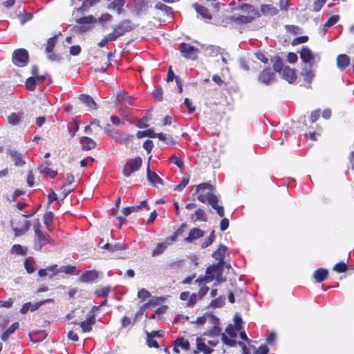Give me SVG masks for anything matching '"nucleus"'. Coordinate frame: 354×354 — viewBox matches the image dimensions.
Returning <instances> with one entry per match:
<instances>
[{"label": "nucleus", "mask_w": 354, "mask_h": 354, "mask_svg": "<svg viewBox=\"0 0 354 354\" xmlns=\"http://www.w3.org/2000/svg\"><path fill=\"white\" fill-rule=\"evenodd\" d=\"M215 187L210 183H202L196 185L194 194L201 203H208L216 210L218 215L223 217L225 215L224 207L218 204V197L213 193Z\"/></svg>", "instance_id": "obj_1"}, {"label": "nucleus", "mask_w": 354, "mask_h": 354, "mask_svg": "<svg viewBox=\"0 0 354 354\" xmlns=\"http://www.w3.org/2000/svg\"><path fill=\"white\" fill-rule=\"evenodd\" d=\"M238 330L235 329L232 324H229L225 330V333H221L222 342L230 347H234L239 345L241 347L243 354H251L250 348L242 342H236V338L237 337Z\"/></svg>", "instance_id": "obj_2"}, {"label": "nucleus", "mask_w": 354, "mask_h": 354, "mask_svg": "<svg viewBox=\"0 0 354 354\" xmlns=\"http://www.w3.org/2000/svg\"><path fill=\"white\" fill-rule=\"evenodd\" d=\"M30 225L31 223L29 221L20 216L14 218L12 222V227L15 236L24 234L29 230Z\"/></svg>", "instance_id": "obj_3"}, {"label": "nucleus", "mask_w": 354, "mask_h": 354, "mask_svg": "<svg viewBox=\"0 0 354 354\" xmlns=\"http://www.w3.org/2000/svg\"><path fill=\"white\" fill-rule=\"evenodd\" d=\"M14 64L18 67H24L27 65L29 60V54L24 48H19L14 50L12 55Z\"/></svg>", "instance_id": "obj_4"}, {"label": "nucleus", "mask_w": 354, "mask_h": 354, "mask_svg": "<svg viewBox=\"0 0 354 354\" xmlns=\"http://www.w3.org/2000/svg\"><path fill=\"white\" fill-rule=\"evenodd\" d=\"M299 56L305 65L307 66H313L316 62L320 60V56L314 54L312 50L306 46H302Z\"/></svg>", "instance_id": "obj_5"}, {"label": "nucleus", "mask_w": 354, "mask_h": 354, "mask_svg": "<svg viewBox=\"0 0 354 354\" xmlns=\"http://www.w3.org/2000/svg\"><path fill=\"white\" fill-rule=\"evenodd\" d=\"M142 165V159L140 156H136L133 160H129L122 169V174L125 177H129L138 171Z\"/></svg>", "instance_id": "obj_6"}, {"label": "nucleus", "mask_w": 354, "mask_h": 354, "mask_svg": "<svg viewBox=\"0 0 354 354\" xmlns=\"http://www.w3.org/2000/svg\"><path fill=\"white\" fill-rule=\"evenodd\" d=\"M178 50L185 59L196 60L197 59L198 48L187 43H180Z\"/></svg>", "instance_id": "obj_7"}, {"label": "nucleus", "mask_w": 354, "mask_h": 354, "mask_svg": "<svg viewBox=\"0 0 354 354\" xmlns=\"http://www.w3.org/2000/svg\"><path fill=\"white\" fill-rule=\"evenodd\" d=\"M258 80L266 85H269L275 80V73L270 67H266L259 73Z\"/></svg>", "instance_id": "obj_8"}, {"label": "nucleus", "mask_w": 354, "mask_h": 354, "mask_svg": "<svg viewBox=\"0 0 354 354\" xmlns=\"http://www.w3.org/2000/svg\"><path fill=\"white\" fill-rule=\"evenodd\" d=\"M95 313L93 310H91L87 313L86 319L80 322L79 325L83 333H88L92 330V327L95 324Z\"/></svg>", "instance_id": "obj_9"}, {"label": "nucleus", "mask_w": 354, "mask_h": 354, "mask_svg": "<svg viewBox=\"0 0 354 354\" xmlns=\"http://www.w3.org/2000/svg\"><path fill=\"white\" fill-rule=\"evenodd\" d=\"M37 236H36V241L35 243V249L41 250L42 247L47 243H53V240L50 235L44 234L42 231H39Z\"/></svg>", "instance_id": "obj_10"}, {"label": "nucleus", "mask_w": 354, "mask_h": 354, "mask_svg": "<svg viewBox=\"0 0 354 354\" xmlns=\"http://www.w3.org/2000/svg\"><path fill=\"white\" fill-rule=\"evenodd\" d=\"M149 160H150V158ZM147 178L148 181L156 188H160V186L163 185V180L159 177V176L155 171H151L150 170L149 161L147 162Z\"/></svg>", "instance_id": "obj_11"}, {"label": "nucleus", "mask_w": 354, "mask_h": 354, "mask_svg": "<svg viewBox=\"0 0 354 354\" xmlns=\"http://www.w3.org/2000/svg\"><path fill=\"white\" fill-rule=\"evenodd\" d=\"M53 299H46L45 300L40 301L39 302H36L35 304H31L30 302H27L24 304L21 308L20 309V313L21 314H26L29 310L31 311H35L38 309L41 305L45 304L46 303H53Z\"/></svg>", "instance_id": "obj_12"}, {"label": "nucleus", "mask_w": 354, "mask_h": 354, "mask_svg": "<svg viewBox=\"0 0 354 354\" xmlns=\"http://www.w3.org/2000/svg\"><path fill=\"white\" fill-rule=\"evenodd\" d=\"M132 30H133V26L130 20H124L122 22L113 27V30L116 32L119 37L125 35Z\"/></svg>", "instance_id": "obj_13"}, {"label": "nucleus", "mask_w": 354, "mask_h": 354, "mask_svg": "<svg viewBox=\"0 0 354 354\" xmlns=\"http://www.w3.org/2000/svg\"><path fill=\"white\" fill-rule=\"evenodd\" d=\"M223 266L219 263L213 264L207 268L205 274L214 277V279L220 281V278L222 276Z\"/></svg>", "instance_id": "obj_14"}, {"label": "nucleus", "mask_w": 354, "mask_h": 354, "mask_svg": "<svg viewBox=\"0 0 354 354\" xmlns=\"http://www.w3.org/2000/svg\"><path fill=\"white\" fill-rule=\"evenodd\" d=\"M282 77L288 83H294L297 78V70L295 68H291L288 66L284 67L282 70Z\"/></svg>", "instance_id": "obj_15"}, {"label": "nucleus", "mask_w": 354, "mask_h": 354, "mask_svg": "<svg viewBox=\"0 0 354 354\" xmlns=\"http://www.w3.org/2000/svg\"><path fill=\"white\" fill-rule=\"evenodd\" d=\"M240 9L247 15L246 16L252 17V20H254L260 17V14L258 10L251 4L243 3L240 6Z\"/></svg>", "instance_id": "obj_16"}, {"label": "nucleus", "mask_w": 354, "mask_h": 354, "mask_svg": "<svg viewBox=\"0 0 354 354\" xmlns=\"http://www.w3.org/2000/svg\"><path fill=\"white\" fill-rule=\"evenodd\" d=\"M210 324L213 326L212 328L203 333V336L212 337L218 338L219 335L221 336V328L219 326V319L217 317V322L211 321Z\"/></svg>", "instance_id": "obj_17"}, {"label": "nucleus", "mask_w": 354, "mask_h": 354, "mask_svg": "<svg viewBox=\"0 0 354 354\" xmlns=\"http://www.w3.org/2000/svg\"><path fill=\"white\" fill-rule=\"evenodd\" d=\"M313 66L304 65L301 68V75L304 78V82L310 84L315 77V70L313 68Z\"/></svg>", "instance_id": "obj_18"}, {"label": "nucleus", "mask_w": 354, "mask_h": 354, "mask_svg": "<svg viewBox=\"0 0 354 354\" xmlns=\"http://www.w3.org/2000/svg\"><path fill=\"white\" fill-rule=\"evenodd\" d=\"M99 277V273L96 270L86 271L80 277V281L82 283L94 282Z\"/></svg>", "instance_id": "obj_19"}, {"label": "nucleus", "mask_w": 354, "mask_h": 354, "mask_svg": "<svg viewBox=\"0 0 354 354\" xmlns=\"http://www.w3.org/2000/svg\"><path fill=\"white\" fill-rule=\"evenodd\" d=\"M204 234V231L201 230L200 228L194 227L189 231L188 236L185 237L184 240L187 243H192L194 241L203 237Z\"/></svg>", "instance_id": "obj_20"}, {"label": "nucleus", "mask_w": 354, "mask_h": 354, "mask_svg": "<svg viewBox=\"0 0 354 354\" xmlns=\"http://www.w3.org/2000/svg\"><path fill=\"white\" fill-rule=\"evenodd\" d=\"M79 100L84 104L89 110H95L97 109V104L94 101L92 97L89 95L86 94H81L79 96Z\"/></svg>", "instance_id": "obj_21"}, {"label": "nucleus", "mask_w": 354, "mask_h": 354, "mask_svg": "<svg viewBox=\"0 0 354 354\" xmlns=\"http://www.w3.org/2000/svg\"><path fill=\"white\" fill-rule=\"evenodd\" d=\"M227 250V247L224 245H220L218 248L214 252L212 257L218 261V263L223 265L225 254Z\"/></svg>", "instance_id": "obj_22"}, {"label": "nucleus", "mask_w": 354, "mask_h": 354, "mask_svg": "<svg viewBox=\"0 0 354 354\" xmlns=\"http://www.w3.org/2000/svg\"><path fill=\"white\" fill-rule=\"evenodd\" d=\"M196 349L198 351L203 352L204 354H210L213 349L208 347L205 344V339L203 337H197L196 339Z\"/></svg>", "instance_id": "obj_23"}, {"label": "nucleus", "mask_w": 354, "mask_h": 354, "mask_svg": "<svg viewBox=\"0 0 354 354\" xmlns=\"http://www.w3.org/2000/svg\"><path fill=\"white\" fill-rule=\"evenodd\" d=\"M80 144L83 151H89L96 147V142L93 139L86 136L81 138Z\"/></svg>", "instance_id": "obj_24"}, {"label": "nucleus", "mask_w": 354, "mask_h": 354, "mask_svg": "<svg viewBox=\"0 0 354 354\" xmlns=\"http://www.w3.org/2000/svg\"><path fill=\"white\" fill-rule=\"evenodd\" d=\"M260 11L264 16H274L279 11L272 4H263L261 6Z\"/></svg>", "instance_id": "obj_25"}, {"label": "nucleus", "mask_w": 354, "mask_h": 354, "mask_svg": "<svg viewBox=\"0 0 354 354\" xmlns=\"http://www.w3.org/2000/svg\"><path fill=\"white\" fill-rule=\"evenodd\" d=\"M19 327V322H15L11 324L1 335L3 342H7L11 335H12Z\"/></svg>", "instance_id": "obj_26"}, {"label": "nucleus", "mask_w": 354, "mask_h": 354, "mask_svg": "<svg viewBox=\"0 0 354 354\" xmlns=\"http://www.w3.org/2000/svg\"><path fill=\"white\" fill-rule=\"evenodd\" d=\"M8 153L16 166H24L26 164L21 153L15 150H10Z\"/></svg>", "instance_id": "obj_27"}, {"label": "nucleus", "mask_w": 354, "mask_h": 354, "mask_svg": "<svg viewBox=\"0 0 354 354\" xmlns=\"http://www.w3.org/2000/svg\"><path fill=\"white\" fill-rule=\"evenodd\" d=\"M350 64V58L346 54L339 55L337 57V65L338 68L343 71Z\"/></svg>", "instance_id": "obj_28"}, {"label": "nucleus", "mask_w": 354, "mask_h": 354, "mask_svg": "<svg viewBox=\"0 0 354 354\" xmlns=\"http://www.w3.org/2000/svg\"><path fill=\"white\" fill-rule=\"evenodd\" d=\"M57 265H53L44 269H40L38 272V274L42 277L46 276L53 277L57 274Z\"/></svg>", "instance_id": "obj_29"}, {"label": "nucleus", "mask_w": 354, "mask_h": 354, "mask_svg": "<svg viewBox=\"0 0 354 354\" xmlns=\"http://www.w3.org/2000/svg\"><path fill=\"white\" fill-rule=\"evenodd\" d=\"M217 322V317L211 313H205L203 316L197 317V319L195 321V323L198 325L203 326L207 322H211V321Z\"/></svg>", "instance_id": "obj_30"}, {"label": "nucleus", "mask_w": 354, "mask_h": 354, "mask_svg": "<svg viewBox=\"0 0 354 354\" xmlns=\"http://www.w3.org/2000/svg\"><path fill=\"white\" fill-rule=\"evenodd\" d=\"M328 272L324 268H318L313 273V277L317 283L324 281L328 277Z\"/></svg>", "instance_id": "obj_31"}, {"label": "nucleus", "mask_w": 354, "mask_h": 354, "mask_svg": "<svg viewBox=\"0 0 354 354\" xmlns=\"http://www.w3.org/2000/svg\"><path fill=\"white\" fill-rule=\"evenodd\" d=\"M125 0H113L109 4L108 8L109 10H115L118 15L123 12V6H124Z\"/></svg>", "instance_id": "obj_32"}, {"label": "nucleus", "mask_w": 354, "mask_h": 354, "mask_svg": "<svg viewBox=\"0 0 354 354\" xmlns=\"http://www.w3.org/2000/svg\"><path fill=\"white\" fill-rule=\"evenodd\" d=\"M230 20L239 24H248L253 21L252 18L246 15L231 16Z\"/></svg>", "instance_id": "obj_33"}, {"label": "nucleus", "mask_w": 354, "mask_h": 354, "mask_svg": "<svg viewBox=\"0 0 354 354\" xmlns=\"http://www.w3.org/2000/svg\"><path fill=\"white\" fill-rule=\"evenodd\" d=\"M58 272H64L65 274L71 275H77L79 274V270L76 268L75 266L68 265L61 266L57 270V273Z\"/></svg>", "instance_id": "obj_34"}, {"label": "nucleus", "mask_w": 354, "mask_h": 354, "mask_svg": "<svg viewBox=\"0 0 354 354\" xmlns=\"http://www.w3.org/2000/svg\"><path fill=\"white\" fill-rule=\"evenodd\" d=\"M137 210L138 207H136L135 205L124 207L122 209V213L124 216H120L117 217L120 221V225H122L126 221L125 216L129 215L132 212H137Z\"/></svg>", "instance_id": "obj_35"}, {"label": "nucleus", "mask_w": 354, "mask_h": 354, "mask_svg": "<svg viewBox=\"0 0 354 354\" xmlns=\"http://www.w3.org/2000/svg\"><path fill=\"white\" fill-rule=\"evenodd\" d=\"M116 138L119 144L128 146L133 142L134 136L132 134L119 135Z\"/></svg>", "instance_id": "obj_36"}, {"label": "nucleus", "mask_w": 354, "mask_h": 354, "mask_svg": "<svg viewBox=\"0 0 354 354\" xmlns=\"http://www.w3.org/2000/svg\"><path fill=\"white\" fill-rule=\"evenodd\" d=\"M194 8L196 11L201 15V16L204 19H212V15L209 13L208 9L201 5H199L198 3H195Z\"/></svg>", "instance_id": "obj_37"}, {"label": "nucleus", "mask_w": 354, "mask_h": 354, "mask_svg": "<svg viewBox=\"0 0 354 354\" xmlns=\"http://www.w3.org/2000/svg\"><path fill=\"white\" fill-rule=\"evenodd\" d=\"M271 61L273 63V70L277 73H281L285 67L282 59L279 56H275Z\"/></svg>", "instance_id": "obj_38"}, {"label": "nucleus", "mask_w": 354, "mask_h": 354, "mask_svg": "<svg viewBox=\"0 0 354 354\" xmlns=\"http://www.w3.org/2000/svg\"><path fill=\"white\" fill-rule=\"evenodd\" d=\"M57 42V35H54V36L48 38L47 40V42H46V45L45 52L46 53H53Z\"/></svg>", "instance_id": "obj_39"}, {"label": "nucleus", "mask_w": 354, "mask_h": 354, "mask_svg": "<svg viewBox=\"0 0 354 354\" xmlns=\"http://www.w3.org/2000/svg\"><path fill=\"white\" fill-rule=\"evenodd\" d=\"M194 215H195L196 218L194 220V222H196V221L207 222V216L205 210L201 208H198L195 211Z\"/></svg>", "instance_id": "obj_40"}, {"label": "nucleus", "mask_w": 354, "mask_h": 354, "mask_svg": "<svg viewBox=\"0 0 354 354\" xmlns=\"http://www.w3.org/2000/svg\"><path fill=\"white\" fill-rule=\"evenodd\" d=\"M23 112L12 113L8 117V123L12 125L17 124L21 120V118L23 117Z\"/></svg>", "instance_id": "obj_41"}, {"label": "nucleus", "mask_w": 354, "mask_h": 354, "mask_svg": "<svg viewBox=\"0 0 354 354\" xmlns=\"http://www.w3.org/2000/svg\"><path fill=\"white\" fill-rule=\"evenodd\" d=\"M136 136L139 139L144 137L154 138H156V133H155L152 129H148L145 131H138L136 133Z\"/></svg>", "instance_id": "obj_42"}, {"label": "nucleus", "mask_w": 354, "mask_h": 354, "mask_svg": "<svg viewBox=\"0 0 354 354\" xmlns=\"http://www.w3.org/2000/svg\"><path fill=\"white\" fill-rule=\"evenodd\" d=\"M174 344L176 346L181 347L183 349L187 351L189 349V342L184 337H178L174 342Z\"/></svg>", "instance_id": "obj_43"}, {"label": "nucleus", "mask_w": 354, "mask_h": 354, "mask_svg": "<svg viewBox=\"0 0 354 354\" xmlns=\"http://www.w3.org/2000/svg\"><path fill=\"white\" fill-rule=\"evenodd\" d=\"M156 138L164 141L167 145H174L176 143V141L171 136L166 135L163 133H156Z\"/></svg>", "instance_id": "obj_44"}, {"label": "nucleus", "mask_w": 354, "mask_h": 354, "mask_svg": "<svg viewBox=\"0 0 354 354\" xmlns=\"http://www.w3.org/2000/svg\"><path fill=\"white\" fill-rule=\"evenodd\" d=\"M214 280V277L211 275H207L205 274V276H200L198 277L195 283H198V286H201L202 285H205L206 283H210Z\"/></svg>", "instance_id": "obj_45"}, {"label": "nucleus", "mask_w": 354, "mask_h": 354, "mask_svg": "<svg viewBox=\"0 0 354 354\" xmlns=\"http://www.w3.org/2000/svg\"><path fill=\"white\" fill-rule=\"evenodd\" d=\"M49 165L50 164L48 162H47V166H46L44 167H42V166H41L39 168V171H40V173H42V174H45L46 176H49L52 178H54L57 175V172L56 171L51 170L48 167Z\"/></svg>", "instance_id": "obj_46"}, {"label": "nucleus", "mask_w": 354, "mask_h": 354, "mask_svg": "<svg viewBox=\"0 0 354 354\" xmlns=\"http://www.w3.org/2000/svg\"><path fill=\"white\" fill-rule=\"evenodd\" d=\"M189 181V176L188 175L183 176L181 182L174 188V191L181 192L187 185Z\"/></svg>", "instance_id": "obj_47"}, {"label": "nucleus", "mask_w": 354, "mask_h": 354, "mask_svg": "<svg viewBox=\"0 0 354 354\" xmlns=\"http://www.w3.org/2000/svg\"><path fill=\"white\" fill-rule=\"evenodd\" d=\"M333 270L338 273H342L348 270V266L344 261H340L333 266Z\"/></svg>", "instance_id": "obj_48"}, {"label": "nucleus", "mask_w": 354, "mask_h": 354, "mask_svg": "<svg viewBox=\"0 0 354 354\" xmlns=\"http://www.w3.org/2000/svg\"><path fill=\"white\" fill-rule=\"evenodd\" d=\"M95 21V18L92 15L83 17L77 20V23L81 25H90Z\"/></svg>", "instance_id": "obj_49"}, {"label": "nucleus", "mask_w": 354, "mask_h": 354, "mask_svg": "<svg viewBox=\"0 0 354 354\" xmlns=\"http://www.w3.org/2000/svg\"><path fill=\"white\" fill-rule=\"evenodd\" d=\"M153 95L157 101L160 102L162 100L163 90H162L161 86L159 85L154 88V90L153 91Z\"/></svg>", "instance_id": "obj_50"}, {"label": "nucleus", "mask_w": 354, "mask_h": 354, "mask_svg": "<svg viewBox=\"0 0 354 354\" xmlns=\"http://www.w3.org/2000/svg\"><path fill=\"white\" fill-rule=\"evenodd\" d=\"M25 86L28 91H34L36 88L35 78L33 77H28L25 82Z\"/></svg>", "instance_id": "obj_51"}, {"label": "nucleus", "mask_w": 354, "mask_h": 354, "mask_svg": "<svg viewBox=\"0 0 354 354\" xmlns=\"http://www.w3.org/2000/svg\"><path fill=\"white\" fill-rule=\"evenodd\" d=\"M225 297H218L212 300L211 306L214 308H219L225 304Z\"/></svg>", "instance_id": "obj_52"}, {"label": "nucleus", "mask_w": 354, "mask_h": 354, "mask_svg": "<svg viewBox=\"0 0 354 354\" xmlns=\"http://www.w3.org/2000/svg\"><path fill=\"white\" fill-rule=\"evenodd\" d=\"M136 319V317H135L133 319H131L130 317L124 316L121 319V326L122 328H126L129 326H133L135 323Z\"/></svg>", "instance_id": "obj_53"}, {"label": "nucleus", "mask_w": 354, "mask_h": 354, "mask_svg": "<svg viewBox=\"0 0 354 354\" xmlns=\"http://www.w3.org/2000/svg\"><path fill=\"white\" fill-rule=\"evenodd\" d=\"M147 346L149 348H151V347H153L156 348H159V344H158V342L156 340L153 339L151 334H149V333H147Z\"/></svg>", "instance_id": "obj_54"}, {"label": "nucleus", "mask_w": 354, "mask_h": 354, "mask_svg": "<svg viewBox=\"0 0 354 354\" xmlns=\"http://www.w3.org/2000/svg\"><path fill=\"white\" fill-rule=\"evenodd\" d=\"M169 160L174 163V165H176L178 168L180 169H182L184 166V163H183V160L180 158V157H178V156H176L175 155H172L170 158H169Z\"/></svg>", "instance_id": "obj_55"}, {"label": "nucleus", "mask_w": 354, "mask_h": 354, "mask_svg": "<svg viewBox=\"0 0 354 354\" xmlns=\"http://www.w3.org/2000/svg\"><path fill=\"white\" fill-rule=\"evenodd\" d=\"M166 249V245L162 243H158L156 248L152 251V256H158L162 254Z\"/></svg>", "instance_id": "obj_56"}, {"label": "nucleus", "mask_w": 354, "mask_h": 354, "mask_svg": "<svg viewBox=\"0 0 354 354\" xmlns=\"http://www.w3.org/2000/svg\"><path fill=\"white\" fill-rule=\"evenodd\" d=\"M19 20L21 24H24L27 21H30L32 17V15L31 13L26 12V11H23L22 13L19 15Z\"/></svg>", "instance_id": "obj_57"}, {"label": "nucleus", "mask_w": 354, "mask_h": 354, "mask_svg": "<svg viewBox=\"0 0 354 354\" xmlns=\"http://www.w3.org/2000/svg\"><path fill=\"white\" fill-rule=\"evenodd\" d=\"M100 1V0H84L80 9H81L82 11H86L89 7L92 6L94 3H96Z\"/></svg>", "instance_id": "obj_58"}, {"label": "nucleus", "mask_w": 354, "mask_h": 354, "mask_svg": "<svg viewBox=\"0 0 354 354\" xmlns=\"http://www.w3.org/2000/svg\"><path fill=\"white\" fill-rule=\"evenodd\" d=\"M250 347L254 350L255 354H267L269 351L268 346L265 344L261 345L257 349L253 346Z\"/></svg>", "instance_id": "obj_59"}, {"label": "nucleus", "mask_w": 354, "mask_h": 354, "mask_svg": "<svg viewBox=\"0 0 354 354\" xmlns=\"http://www.w3.org/2000/svg\"><path fill=\"white\" fill-rule=\"evenodd\" d=\"M151 297V293L145 288H141L138 292V297L142 300H145Z\"/></svg>", "instance_id": "obj_60"}, {"label": "nucleus", "mask_w": 354, "mask_h": 354, "mask_svg": "<svg viewBox=\"0 0 354 354\" xmlns=\"http://www.w3.org/2000/svg\"><path fill=\"white\" fill-rule=\"evenodd\" d=\"M53 214L51 212H46L44 215V223L47 226L53 224Z\"/></svg>", "instance_id": "obj_61"}, {"label": "nucleus", "mask_w": 354, "mask_h": 354, "mask_svg": "<svg viewBox=\"0 0 354 354\" xmlns=\"http://www.w3.org/2000/svg\"><path fill=\"white\" fill-rule=\"evenodd\" d=\"M339 19V15H333L328 19V20L325 23V26L328 27V28L331 27L333 25H335L336 23H337Z\"/></svg>", "instance_id": "obj_62"}, {"label": "nucleus", "mask_w": 354, "mask_h": 354, "mask_svg": "<svg viewBox=\"0 0 354 354\" xmlns=\"http://www.w3.org/2000/svg\"><path fill=\"white\" fill-rule=\"evenodd\" d=\"M215 239V235H214V230H212L210 234L209 235V237L207 240H206L205 242H203L201 245V247L203 248H207L214 241Z\"/></svg>", "instance_id": "obj_63"}, {"label": "nucleus", "mask_w": 354, "mask_h": 354, "mask_svg": "<svg viewBox=\"0 0 354 354\" xmlns=\"http://www.w3.org/2000/svg\"><path fill=\"white\" fill-rule=\"evenodd\" d=\"M198 299H199L198 295L196 293H192V295H189L187 305L189 307H192L196 304Z\"/></svg>", "instance_id": "obj_64"}]
</instances>
